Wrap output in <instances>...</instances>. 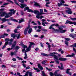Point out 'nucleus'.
I'll return each mask as SVG.
<instances>
[{
	"instance_id": "1",
	"label": "nucleus",
	"mask_w": 76,
	"mask_h": 76,
	"mask_svg": "<svg viewBox=\"0 0 76 76\" xmlns=\"http://www.w3.org/2000/svg\"><path fill=\"white\" fill-rule=\"evenodd\" d=\"M59 29H56L55 30V31H57L58 32H60L61 34H62L63 33H64V32H66V30H63L62 29L63 28V27H62V26H59V27H58Z\"/></svg>"
},
{
	"instance_id": "2",
	"label": "nucleus",
	"mask_w": 76,
	"mask_h": 76,
	"mask_svg": "<svg viewBox=\"0 0 76 76\" xmlns=\"http://www.w3.org/2000/svg\"><path fill=\"white\" fill-rule=\"evenodd\" d=\"M11 37H13V38H15V37H17V39H19L20 34L15 35V34H11Z\"/></svg>"
},
{
	"instance_id": "3",
	"label": "nucleus",
	"mask_w": 76,
	"mask_h": 76,
	"mask_svg": "<svg viewBox=\"0 0 76 76\" xmlns=\"http://www.w3.org/2000/svg\"><path fill=\"white\" fill-rule=\"evenodd\" d=\"M14 1L16 4L18 5V6H20V8H21V9H23L24 7L26 6V5L25 4H21V5L20 6V5L19 4H18V3L17 1Z\"/></svg>"
},
{
	"instance_id": "4",
	"label": "nucleus",
	"mask_w": 76,
	"mask_h": 76,
	"mask_svg": "<svg viewBox=\"0 0 76 76\" xmlns=\"http://www.w3.org/2000/svg\"><path fill=\"white\" fill-rule=\"evenodd\" d=\"M59 2L60 3L58 2V5L59 7H60L61 6L63 5L62 4H64L65 3V2L63 0H59Z\"/></svg>"
},
{
	"instance_id": "5",
	"label": "nucleus",
	"mask_w": 76,
	"mask_h": 76,
	"mask_svg": "<svg viewBox=\"0 0 76 76\" xmlns=\"http://www.w3.org/2000/svg\"><path fill=\"white\" fill-rule=\"evenodd\" d=\"M0 17H3L5 15H7V13L5 12H0Z\"/></svg>"
},
{
	"instance_id": "6",
	"label": "nucleus",
	"mask_w": 76,
	"mask_h": 76,
	"mask_svg": "<svg viewBox=\"0 0 76 76\" xmlns=\"http://www.w3.org/2000/svg\"><path fill=\"white\" fill-rule=\"evenodd\" d=\"M30 28V25L29 24L28 25V27L26 28L24 31V34L25 35H26L28 32V29H29Z\"/></svg>"
},
{
	"instance_id": "7",
	"label": "nucleus",
	"mask_w": 76,
	"mask_h": 76,
	"mask_svg": "<svg viewBox=\"0 0 76 76\" xmlns=\"http://www.w3.org/2000/svg\"><path fill=\"white\" fill-rule=\"evenodd\" d=\"M29 43H30V44L29 45V46L27 48H28L29 50H31V47H32V45H35V43H33L32 42H29Z\"/></svg>"
},
{
	"instance_id": "8",
	"label": "nucleus",
	"mask_w": 76,
	"mask_h": 76,
	"mask_svg": "<svg viewBox=\"0 0 76 76\" xmlns=\"http://www.w3.org/2000/svg\"><path fill=\"white\" fill-rule=\"evenodd\" d=\"M70 37H72V38L75 39V37H76V34H70L69 35Z\"/></svg>"
},
{
	"instance_id": "9",
	"label": "nucleus",
	"mask_w": 76,
	"mask_h": 76,
	"mask_svg": "<svg viewBox=\"0 0 76 76\" xmlns=\"http://www.w3.org/2000/svg\"><path fill=\"white\" fill-rule=\"evenodd\" d=\"M54 60L56 63H57V64H59L60 62L59 61H58L59 60L58 59V57L55 58Z\"/></svg>"
},
{
	"instance_id": "10",
	"label": "nucleus",
	"mask_w": 76,
	"mask_h": 76,
	"mask_svg": "<svg viewBox=\"0 0 76 76\" xmlns=\"http://www.w3.org/2000/svg\"><path fill=\"white\" fill-rule=\"evenodd\" d=\"M59 60H60V61H66L67 60V59L66 58H60L58 59Z\"/></svg>"
},
{
	"instance_id": "11",
	"label": "nucleus",
	"mask_w": 76,
	"mask_h": 76,
	"mask_svg": "<svg viewBox=\"0 0 76 76\" xmlns=\"http://www.w3.org/2000/svg\"><path fill=\"white\" fill-rule=\"evenodd\" d=\"M34 6H35V7H38V6H39V7H41V6H40V5H39V4L35 2H34Z\"/></svg>"
},
{
	"instance_id": "12",
	"label": "nucleus",
	"mask_w": 76,
	"mask_h": 76,
	"mask_svg": "<svg viewBox=\"0 0 76 76\" xmlns=\"http://www.w3.org/2000/svg\"><path fill=\"white\" fill-rule=\"evenodd\" d=\"M9 19H7L5 18H4L2 19V20L3 21V22H6V21H9Z\"/></svg>"
},
{
	"instance_id": "13",
	"label": "nucleus",
	"mask_w": 76,
	"mask_h": 76,
	"mask_svg": "<svg viewBox=\"0 0 76 76\" xmlns=\"http://www.w3.org/2000/svg\"><path fill=\"white\" fill-rule=\"evenodd\" d=\"M69 70H70V69H67L66 71V73L67 74H69L70 76L72 75V73L71 72H69Z\"/></svg>"
},
{
	"instance_id": "14",
	"label": "nucleus",
	"mask_w": 76,
	"mask_h": 76,
	"mask_svg": "<svg viewBox=\"0 0 76 76\" xmlns=\"http://www.w3.org/2000/svg\"><path fill=\"white\" fill-rule=\"evenodd\" d=\"M16 42L15 41L13 43V44L12 45V48H11V49H13L15 46H16Z\"/></svg>"
},
{
	"instance_id": "15",
	"label": "nucleus",
	"mask_w": 76,
	"mask_h": 76,
	"mask_svg": "<svg viewBox=\"0 0 76 76\" xmlns=\"http://www.w3.org/2000/svg\"><path fill=\"white\" fill-rule=\"evenodd\" d=\"M53 54H54L53 53H50V56L54 57V58L55 59V58L57 57V56L56 55Z\"/></svg>"
},
{
	"instance_id": "16",
	"label": "nucleus",
	"mask_w": 76,
	"mask_h": 76,
	"mask_svg": "<svg viewBox=\"0 0 76 76\" xmlns=\"http://www.w3.org/2000/svg\"><path fill=\"white\" fill-rule=\"evenodd\" d=\"M31 50L30 49H29L28 48H27L26 50H25V56H27V54H26V52H28V51H29Z\"/></svg>"
},
{
	"instance_id": "17",
	"label": "nucleus",
	"mask_w": 76,
	"mask_h": 76,
	"mask_svg": "<svg viewBox=\"0 0 76 76\" xmlns=\"http://www.w3.org/2000/svg\"><path fill=\"white\" fill-rule=\"evenodd\" d=\"M67 23H69V24H73V22H71L69 20H67L65 23V24H67Z\"/></svg>"
},
{
	"instance_id": "18",
	"label": "nucleus",
	"mask_w": 76,
	"mask_h": 76,
	"mask_svg": "<svg viewBox=\"0 0 76 76\" xmlns=\"http://www.w3.org/2000/svg\"><path fill=\"white\" fill-rule=\"evenodd\" d=\"M65 11L66 13H68V14H72V13H73V12L72 11H69V10H66Z\"/></svg>"
},
{
	"instance_id": "19",
	"label": "nucleus",
	"mask_w": 76,
	"mask_h": 76,
	"mask_svg": "<svg viewBox=\"0 0 76 76\" xmlns=\"http://www.w3.org/2000/svg\"><path fill=\"white\" fill-rule=\"evenodd\" d=\"M41 55H42V56H50V55H48L47 54H46L45 53H41Z\"/></svg>"
},
{
	"instance_id": "20",
	"label": "nucleus",
	"mask_w": 76,
	"mask_h": 76,
	"mask_svg": "<svg viewBox=\"0 0 76 76\" xmlns=\"http://www.w3.org/2000/svg\"><path fill=\"white\" fill-rule=\"evenodd\" d=\"M48 23L47 22H42V25H43V26H46V25H45V24H46V25H48Z\"/></svg>"
},
{
	"instance_id": "21",
	"label": "nucleus",
	"mask_w": 76,
	"mask_h": 76,
	"mask_svg": "<svg viewBox=\"0 0 76 76\" xmlns=\"http://www.w3.org/2000/svg\"><path fill=\"white\" fill-rule=\"evenodd\" d=\"M38 67L39 68V69H40V70H43V68H42V67L41 66V65L40 64H38Z\"/></svg>"
},
{
	"instance_id": "22",
	"label": "nucleus",
	"mask_w": 76,
	"mask_h": 76,
	"mask_svg": "<svg viewBox=\"0 0 76 76\" xmlns=\"http://www.w3.org/2000/svg\"><path fill=\"white\" fill-rule=\"evenodd\" d=\"M32 28H31L29 29L28 32V34H31L32 32Z\"/></svg>"
},
{
	"instance_id": "23",
	"label": "nucleus",
	"mask_w": 76,
	"mask_h": 76,
	"mask_svg": "<svg viewBox=\"0 0 76 76\" xmlns=\"http://www.w3.org/2000/svg\"><path fill=\"white\" fill-rule=\"evenodd\" d=\"M33 69L34 70H36V72H40V70L38 69V68H35L34 67H33Z\"/></svg>"
},
{
	"instance_id": "24",
	"label": "nucleus",
	"mask_w": 76,
	"mask_h": 76,
	"mask_svg": "<svg viewBox=\"0 0 76 76\" xmlns=\"http://www.w3.org/2000/svg\"><path fill=\"white\" fill-rule=\"evenodd\" d=\"M23 22H24V19L23 18H21V20H19V23H22Z\"/></svg>"
},
{
	"instance_id": "25",
	"label": "nucleus",
	"mask_w": 76,
	"mask_h": 76,
	"mask_svg": "<svg viewBox=\"0 0 76 76\" xmlns=\"http://www.w3.org/2000/svg\"><path fill=\"white\" fill-rule=\"evenodd\" d=\"M8 44V43L7 42H6L5 43L4 45L2 47V49H4L5 47H6V45H7Z\"/></svg>"
},
{
	"instance_id": "26",
	"label": "nucleus",
	"mask_w": 76,
	"mask_h": 76,
	"mask_svg": "<svg viewBox=\"0 0 76 76\" xmlns=\"http://www.w3.org/2000/svg\"><path fill=\"white\" fill-rule=\"evenodd\" d=\"M13 12H10L8 13L7 15H9L10 17V16H12V14H13Z\"/></svg>"
},
{
	"instance_id": "27",
	"label": "nucleus",
	"mask_w": 76,
	"mask_h": 76,
	"mask_svg": "<svg viewBox=\"0 0 76 76\" xmlns=\"http://www.w3.org/2000/svg\"><path fill=\"white\" fill-rule=\"evenodd\" d=\"M40 11L41 13H42V14H45V13H43V10L42 9H40Z\"/></svg>"
},
{
	"instance_id": "28",
	"label": "nucleus",
	"mask_w": 76,
	"mask_h": 76,
	"mask_svg": "<svg viewBox=\"0 0 76 76\" xmlns=\"http://www.w3.org/2000/svg\"><path fill=\"white\" fill-rule=\"evenodd\" d=\"M47 61L45 60H44L42 62V64H46Z\"/></svg>"
},
{
	"instance_id": "29",
	"label": "nucleus",
	"mask_w": 76,
	"mask_h": 76,
	"mask_svg": "<svg viewBox=\"0 0 76 76\" xmlns=\"http://www.w3.org/2000/svg\"><path fill=\"white\" fill-rule=\"evenodd\" d=\"M33 13H34L35 14H37L38 13H39V11H38V10H35Z\"/></svg>"
},
{
	"instance_id": "30",
	"label": "nucleus",
	"mask_w": 76,
	"mask_h": 76,
	"mask_svg": "<svg viewBox=\"0 0 76 76\" xmlns=\"http://www.w3.org/2000/svg\"><path fill=\"white\" fill-rule=\"evenodd\" d=\"M65 43L67 46H69V45H68V44H69V42L68 41H65Z\"/></svg>"
},
{
	"instance_id": "31",
	"label": "nucleus",
	"mask_w": 76,
	"mask_h": 76,
	"mask_svg": "<svg viewBox=\"0 0 76 76\" xmlns=\"http://www.w3.org/2000/svg\"><path fill=\"white\" fill-rule=\"evenodd\" d=\"M11 20L13 22H18V21L17 20H16L15 19H12Z\"/></svg>"
},
{
	"instance_id": "32",
	"label": "nucleus",
	"mask_w": 76,
	"mask_h": 76,
	"mask_svg": "<svg viewBox=\"0 0 76 76\" xmlns=\"http://www.w3.org/2000/svg\"><path fill=\"white\" fill-rule=\"evenodd\" d=\"M29 7H26L25 9L24 10V11H26V10H29Z\"/></svg>"
},
{
	"instance_id": "33",
	"label": "nucleus",
	"mask_w": 76,
	"mask_h": 76,
	"mask_svg": "<svg viewBox=\"0 0 76 76\" xmlns=\"http://www.w3.org/2000/svg\"><path fill=\"white\" fill-rule=\"evenodd\" d=\"M17 58H19L18 60H23V59L19 57V56H17L16 57Z\"/></svg>"
},
{
	"instance_id": "34",
	"label": "nucleus",
	"mask_w": 76,
	"mask_h": 76,
	"mask_svg": "<svg viewBox=\"0 0 76 76\" xmlns=\"http://www.w3.org/2000/svg\"><path fill=\"white\" fill-rule=\"evenodd\" d=\"M28 12H32V13H34V11L32 10L28 9Z\"/></svg>"
},
{
	"instance_id": "35",
	"label": "nucleus",
	"mask_w": 76,
	"mask_h": 76,
	"mask_svg": "<svg viewBox=\"0 0 76 76\" xmlns=\"http://www.w3.org/2000/svg\"><path fill=\"white\" fill-rule=\"evenodd\" d=\"M57 73H58V72L57 71H55L54 73L53 74L54 75H55V76H57Z\"/></svg>"
},
{
	"instance_id": "36",
	"label": "nucleus",
	"mask_w": 76,
	"mask_h": 76,
	"mask_svg": "<svg viewBox=\"0 0 76 76\" xmlns=\"http://www.w3.org/2000/svg\"><path fill=\"white\" fill-rule=\"evenodd\" d=\"M17 31H18V29H16L14 31L15 33L18 34V32Z\"/></svg>"
},
{
	"instance_id": "37",
	"label": "nucleus",
	"mask_w": 76,
	"mask_h": 76,
	"mask_svg": "<svg viewBox=\"0 0 76 76\" xmlns=\"http://www.w3.org/2000/svg\"><path fill=\"white\" fill-rule=\"evenodd\" d=\"M42 73L43 76H46V75L45 74L44 72L42 71Z\"/></svg>"
},
{
	"instance_id": "38",
	"label": "nucleus",
	"mask_w": 76,
	"mask_h": 76,
	"mask_svg": "<svg viewBox=\"0 0 76 76\" xmlns=\"http://www.w3.org/2000/svg\"><path fill=\"white\" fill-rule=\"evenodd\" d=\"M7 15H6L5 17V18H9L10 17V16L9 15H8L7 14Z\"/></svg>"
},
{
	"instance_id": "39",
	"label": "nucleus",
	"mask_w": 76,
	"mask_h": 76,
	"mask_svg": "<svg viewBox=\"0 0 76 76\" xmlns=\"http://www.w3.org/2000/svg\"><path fill=\"white\" fill-rule=\"evenodd\" d=\"M65 40H66L67 41H70V39L69 38H65Z\"/></svg>"
},
{
	"instance_id": "40",
	"label": "nucleus",
	"mask_w": 76,
	"mask_h": 76,
	"mask_svg": "<svg viewBox=\"0 0 76 76\" xmlns=\"http://www.w3.org/2000/svg\"><path fill=\"white\" fill-rule=\"evenodd\" d=\"M50 75L51 76H54V74L51 72H50Z\"/></svg>"
},
{
	"instance_id": "41",
	"label": "nucleus",
	"mask_w": 76,
	"mask_h": 76,
	"mask_svg": "<svg viewBox=\"0 0 76 76\" xmlns=\"http://www.w3.org/2000/svg\"><path fill=\"white\" fill-rule=\"evenodd\" d=\"M13 55H15V53H14V52H12L11 53V56H13Z\"/></svg>"
},
{
	"instance_id": "42",
	"label": "nucleus",
	"mask_w": 76,
	"mask_h": 76,
	"mask_svg": "<svg viewBox=\"0 0 76 76\" xmlns=\"http://www.w3.org/2000/svg\"><path fill=\"white\" fill-rule=\"evenodd\" d=\"M29 73L28 72H26V73L25 75H24V76H28V73Z\"/></svg>"
},
{
	"instance_id": "43",
	"label": "nucleus",
	"mask_w": 76,
	"mask_h": 76,
	"mask_svg": "<svg viewBox=\"0 0 76 76\" xmlns=\"http://www.w3.org/2000/svg\"><path fill=\"white\" fill-rule=\"evenodd\" d=\"M29 76H32V72H29Z\"/></svg>"
},
{
	"instance_id": "44",
	"label": "nucleus",
	"mask_w": 76,
	"mask_h": 76,
	"mask_svg": "<svg viewBox=\"0 0 76 76\" xmlns=\"http://www.w3.org/2000/svg\"><path fill=\"white\" fill-rule=\"evenodd\" d=\"M31 23H34V25H37V23H35L34 21H32L31 22Z\"/></svg>"
},
{
	"instance_id": "45",
	"label": "nucleus",
	"mask_w": 76,
	"mask_h": 76,
	"mask_svg": "<svg viewBox=\"0 0 76 76\" xmlns=\"http://www.w3.org/2000/svg\"><path fill=\"white\" fill-rule=\"evenodd\" d=\"M5 37L4 36V35H2L0 37V39L3 38H4Z\"/></svg>"
},
{
	"instance_id": "46",
	"label": "nucleus",
	"mask_w": 76,
	"mask_h": 76,
	"mask_svg": "<svg viewBox=\"0 0 76 76\" xmlns=\"http://www.w3.org/2000/svg\"><path fill=\"white\" fill-rule=\"evenodd\" d=\"M55 26H56V27H59V26H60L58 25V23H57L56 24H55Z\"/></svg>"
},
{
	"instance_id": "47",
	"label": "nucleus",
	"mask_w": 76,
	"mask_h": 76,
	"mask_svg": "<svg viewBox=\"0 0 76 76\" xmlns=\"http://www.w3.org/2000/svg\"><path fill=\"white\" fill-rule=\"evenodd\" d=\"M5 41H10V39H9V38H6L5 39Z\"/></svg>"
},
{
	"instance_id": "48",
	"label": "nucleus",
	"mask_w": 76,
	"mask_h": 76,
	"mask_svg": "<svg viewBox=\"0 0 76 76\" xmlns=\"http://www.w3.org/2000/svg\"><path fill=\"white\" fill-rule=\"evenodd\" d=\"M42 14V13L39 12H38V13L37 14V15L38 16H40V15H41Z\"/></svg>"
},
{
	"instance_id": "49",
	"label": "nucleus",
	"mask_w": 76,
	"mask_h": 76,
	"mask_svg": "<svg viewBox=\"0 0 76 76\" xmlns=\"http://www.w3.org/2000/svg\"><path fill=\"white\" fill-rule=\"evenodd\" d=\"M7 42L8 43V44L9 45H12V42Z\"/></svg>"
},
{
	"instance_id": "50",
	"label": "nucleus",
	"mask_w": 76,
	"mask_h": 76,
	"mask_svg": "<svg viewBox=\"0 0 76 76\" xmlns=\"http://www.w3.org/2000/svg\"><path fill=\"white\" fill-rule=\"evenodd\" d=\"M4 10H5L4 8L1 9H0V12H2V11H4Z\"/></svg>"
},
{
	"instance_id": "51",
	"label": "nucleus",
	"mask_w": 76,
	"mask_h": 76,
	"mask_svg": "<svg viewBox=\"0 0 76 76\" xmlns=\"http://www.w3.org/2000/svg\"><path fill=\"white\" fill-rule=\"evenodd\" d=\"M18 0L21 3H23V2H24V1H23V0Z\"/></svg>"
},
{
	"instance_id": "52",
	"label": "nucleus",
	"mask_w": 76,
	"mask_h": 76,
	"mask_svg": "<svg viewBox=\"0 0 76 76\" xmlns=\"http://www.w3.org/2000/svg\"><path fill=\"white\" fill-rule=\"evenodd\" d=\"M19 48H20V47L18 46H16L15 47V49H18V50H19Z\"/></svg>"
},
{
	"instance_id": "53",
	"label": "nucleus",
	"mask_w": 76,
	"mask_h": 76,
	"mask_svg": "<svg viewBox=\"0 0 76 76\" xmlns=\"http://www.w3.org/2000/svg\"><path fill=\"white\" fill-rule=\"evenodd\" d=\"M42 31H45V32H47V30L43 28L42 29Z\"/></svg>"
},
{
	"instance_id": "54",
	"label": "nucleus",
	"mask_w": 76,
	"mask_h": 76,
	"mask_svg": "<svg viewBox=\"0 0 76 76\" xmlns=\"http://www.w3.org/2000/svg\"><path fill=\"white\" fill-rule=\"evenodd\" d=\"M23 48H24L25 49V48H28V47H27V46L25 45H24L23 46Z\"/></svg>"
},
{
	"instance_id": "55",
	"label": "nucleus",
	"mask_w": 76,
	"mask_h": 76,
	"mask_svg": "<svg viewBox=\"0 0 76 76\" xmlns=\"http://www.w3.org/2000/svg\"><path fill=\"white\" fill-rule=\"evenodd\" d=\"M41 31V30L40 29H38L36 31V32H40Z\"/></svg>"
},
{
	"instance_id": "56",
	"label": "nucleus",
	"mask_w": 76,
	"mask_h": 76,
	"mask_svg": "<svg viewBox=\"0 0 76 76\" xmlns=\"http://www.w3.org/2000/svg\"><path fill=\"white\" fill-rule=\"evenodd\" d=\"M71 57H73L74 56H75V54L74 53H72V55H70Z\"/></svg>"
},
{
	"instance_id": "57",
	"label": "nucleus",
	"mask_w": 76,
	"mask_h": 76,
	"mask_svg": "<svg viewBox=\"0 0 76 76\" xmlns=\"http://www.w3.org/2000/svg\"><path fill=\"white\" fill-rule=\"evenodd\" d=\"M60 64L61 66V67L62 68V69H64V68L63 67V64L62 63H60Z\"/></svg>"
},
{
	"instance_id": "58",
	"label": "nucleus",
	"mask_w": 76,
	"mask_h": 76,
	"mask_svg": "<svg viewBox=\"0 0 76 76\" xmlns=\"http://www.w3.org/2000/svg\"><path fill=\"white\" fill-rule=\"evenodd\" d=\"M70 2H71V3H76V1H71Z\"/></svg>"
},
{
	"instance_id": "59",
	"label": "nucleus",
	"mask_w": 76,
	"mask_h": 76,
	"mask_svg": "<svg viewBox=\"0 0 76 76\" xmlns=\"http://www.w3.org/2000/svg\"><path fill=\"white\" fill-rule=\"evenodd\" d=\"M8 4H9V3H4L3 4V5L4 6H6Z\"/></svg>"
},
{
	"instance_id": "60",
	"label": "nucleus",
	"mask_w": 76,
	"mask_h": 76,
	"mask_svg": "<svg viewBox=\"0 0 76 76\" xmlns=\"http://www.w3.org/2000/svg\"><path fill=\"white\" fill-rule=\"evenodd\" d=\"M71 19L72 20H76V18H71Z\"/></svg>"
},
{
	"instance_id": "61",
	"label": "nucleus",
	"mask_w": 76,
	"mask_h": 76,
	"mask_svg": "<svg viewBox=\"0 0 76 76\" xmlns=\"http://www.w3.org/2000/svg\"><path fill=\"white\" fill-rule=\"evenodd\" d=\"M16 66L15 65H11V67H15V68H16Z\"/></svg>"
},
{
	"instance_id": "62",
	"label": "nucleus",
	"mask_w": 76,
	"mask_h": 76,
	"mask_svg": "<svg viewBox=\"0 0 76 76\" xmlns=\"http://www.w3.org/2000/svg\"><path fill=\"white\" fill-rule=\"evenodd\" d=\"M22 64H23V66L25 68V67H26V65L24 63H23Z\"/></svg>"
},
{
	"instance_id": "63",
	"label": "nucleus",
	"mask_w": 76,
	"mask_h": 76,
	"mask_svg": "<svg viewBox=\"0 0 76 76\" xmlns=\"http://www.w3.org/2000/svg\"><path fill=\"white\" fill-rule=\"evenodd\" d=\"M1 67L2 68L4 67V68H6V66L4 65H2L1 66Z\"/></svg>"
},
{
	"instance_id": "64",
	"label": "nucleus",
	"mask_w": 76,
	"mask_h": 76,
	"mask_svg": "<svg viewBox=\"0 0 76 76\" xmlns=\"http://www.w3.org/2000/svg\"><path fill=\"white\" fill-rule=\"evenodd\" d=\"M7 31L8 32H10V29H7Z\"/></svg>"
}]
</instances>
